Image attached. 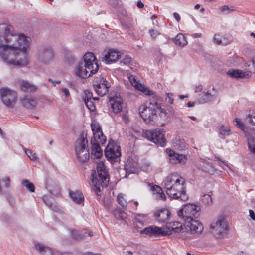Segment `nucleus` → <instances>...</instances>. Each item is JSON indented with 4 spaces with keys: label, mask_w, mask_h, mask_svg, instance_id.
Returning a JSON list of instances; mask_svg holds the SVG:
<instances>
[{
    "label": "nucleus",
    "mask_w": 255,
    "mask_h": 255,
    "mask_svg": "<svg viewBox=\"0 0 255 255\" xmlns=\"http://www.w3.org/2000/svg\"><path fill=\"white\" fill-rule=\"evenodd\" d=\"M213 42L218 44L221 45L222 44V41L220 38V35L217 34H215L213 37Z\"/></svg>",
    "instance_id": "nucleus-52"
},
{
    "label": "nucleus",
    "mask_w": 255,
    "mask_h": 255,
    "mask_svg": "<svg viewBox=\"0 0 255 255\" xmlns=\"http://www.w3.org/2000/svg\"><path fill=\"white\" fill-rule=\"evenodd\" d=\"M248 147L252 153L255 154V139L253 137H251L248 140Z\"/></svg>",
    "instance_id": "nucleus-39"
},
{
    "label": "nucleus",
    "mask_w": 255,
    "mask_h": 255,
    "mask_svg": "<svg viewBox=\"0 0 255 255\" xmlns=\"http://www.w3.org/2000/svg\"><path fill=\"white\" fill-rule=\"evenodd\" d=\"M144 3L141 2V1H139L137 2V6L139 8H142L144 7Z\"/></svg>",
    "instance_id": "nucleus-62"
},
{
    "label": "nucleus",
    "mask_w": 255,
    "mask_h": 255,
    "mask_svg": "<svg viewBox=\"0 0 255 255\" xmlns=\"http://www.w3.org/2000/svg\"><path fill=\"white\" fill-rule=\"evenodd\" d=\"M121 57V55L119 51L114 49H110L108 50L107 54L104 57V61L106 64H110L115 62Z\"/></svg>",
    "instance_id": "nucleus-20"
},
{
    "label": "nucleus",
    "mask_w": 255,
    "mask_h": 255,
    "mask_svg": "<svg viewBox=\"0 0 255 255\" xmlns=\"http://www.w3.org/2000/svg\"><path fill=\"white\" fill-rule=\"evenodd\" d=\"M84 255H102L100 253H94L92 252H87L84 254Z\"/></svg>",
    "instance_id": "nucleus-61"
},
{
    "label": "nucleus",
    "mask_w": 255,
    "mask_h": 255,
    "mask_svg": "<svg viewBox=\"0 0 255 255\" xmlns=\"http://www.w3.org/2000/svg\"><path fill=\"white\" fill-rule=\"evenodd\" d=\"M215 98V94H212L209 90H205L201 94L198 95L197 101L199 104H205L211 101Z\"/></svg>",
    "instance_id": "nucleus-24"
},
{
    "label": "nucleus",
    "mask_w": 255,
    "mask_h": 255,
    "mask_svg": "<svg viewBox=\"0 0 255 255\" xmlns=\"http://www.w3.org/2000/svg\"><path fill=\"white\" fill-rule=\"evenodd\" d=\"M227 74L232 78H248L249 74L247 72L240 70H231L227 72Z\"/></svg>",
    "instance_id": "nucleus-28"
},
{
    "label": "nucleus",
    "mask_w": 255,
    "mask_h": 255,
    "mask_svg": "<svg viewBox=\"0 0 255 255\" xmlns=\"http://www.w3.org/2000/svg\"><path fill=\"white\" fill-rule=\"evenodd\" d=\"M20 88L26 92H34L37 90L36 86L25 80H22L20 82Z\"/></svg>",
    "instance_id": "nucleus-27"
},
{
    "label": "nucleus",
    "mask_w": 255,
    "mask_h": 255,
    "mask_svg": "<svg viewBox=\"0 0 255 255\" xmlns=\"http://www.w3.org/2000/svg\"><path fill=\"white\" fill-rule=\"evenodd\" d=\"M204 170L210 174H213L215 172L214 168L209 163H206L204 166Z\"/></svg>",
    "instance_id": "nucleus-45"
},
{
    "label": "nucleus",
    "mask_w": 255,
    "mask_h": 255,
    "mask_svg": "<svg viewBox=\"0 0 255 255\" xmlns=\"http://www.w3.org/2000/svg\"><path fill=\"white\" fill-rule=\"evenodd\" d=\"M0 97L2 103L7 107H13L17 100V93L7 87L0 89Z\"/></svg>",
    "instance_id": "nucleus-10"
},
{
    "label": "nucleus",
    "mask_w": 255,
    "mask_h": 255,
    "mask_svg": "<svg viewBox=\"0 0 255 255\" xmlns=\"http://www.w3.org/2000/svg\"><path fill=\"white\" fill-rule=\"evenodd\" d=\"M249 122L252 125L255 126V110L250 111L249 114L247 116Z\"/></svg>",
    "instance_id": "nucleus-38"
},
{
    "label": "nucleus",
    "mask_w": 255,
    "mask_h": 255,
    "mask_svg": "<svg viewBox=\"0 0 255 255\" xmlns=\"http://www.w3.org/2000/svg\"><path fill=\"white\" fill-rule=\"evenodd\" d=\"M137 90H139L141 91H142L143 93H144L146 95H152L153 94V92L152 91L149 90L147 88H146L145 86L142 85V87Z\"/></svg>",
    "instance_id": "nucleus-46"
},
{
    "label": "nucleus",
    "mask_w": 255,
    "mask_h": 255,
    "mask_svg": "<svg viewBox=\"0 0 255 255\" xmlns=\"http://www.w3.org/2000/svg\"><path fill=\"white\" fill-rule=\"evenodd\" d=\"M139 113L145 122L153 124L162 125L167 118L166 110L157 102L141 105L139 108Z\"/></svg>",
    "instance_id": "nucleus-3"
},
{
    "label": "nucleus",
    "mask_w": 255,
    "mask_h": 255,
    "mask_svg": "<svg viewBox=\"0 0 255 255\" xmlns=\"http://www.w3.org/2000/svg\"><path fill=\"white\" fill-rule=\"evenodd\" d=\"M233 122L235 123L234 125L238 127L240 129H241L242 130L244 131L245 129V125L243 123L240 119L239 118H235L233 120Z\"/></svg>",
    "instance_id": "nucleus-43"
},
{
    "label": "nucleus",
    "mask_w": 255,
    "mask_h": 255,
    "mask_svg": "<svg viewBox=\"0 0 255 255\" xmlns=\"http://www.w3.org/2000/svg\"><path fill=\"white\" fill-rule=\"evenodd\" d=\"M109 180V175L105 165L103 162H99L97 164V172L93 170L91 172L93 190L97 195V200H100L102 191L108 185Z\"/></svg>",
    "instance_id": "nucleus-4"
},
{
    "label": "nucleus",
    "mask_w": 255,
    "mask_h": 255,
    "mask_svg": "<svg viewBox=\"0 0 255 255\" xmlns=\"http://www.w3.org/2000/svg\"><path fill=\"white\" fill-rule=\"evenodd\" d=\"M117 202L119 205L123 207H126L127 203L125 199L124 195L122 193L119 194L117 197Z\"/></svg>",
    "instance_id": "nucleus-40"
},
{
    "label": "nucleus",
    "mask_w": 255,
    "mask_h": 255,
    "mask_svg": "<svg viewBox=\"0 0 255 255\" xmlns=\"http://www.w3.org/2000/svg\"><path fill=\"white\" fill-rule=\"evenodd\" d=\"M93 86L97 94L102 97L108 93L110 85L106 79L100 76L95 79Z\"/></svg>",
    "instance_id": "nucleus-12"
},
{
    "label": "nucleus",
    "mask_w": 255,
    "mask_h": 255,
    "mask_svg": "<svg viewBox=\"0 0 255 255\" xmlns=\"http://www.w3.org/2000/svg\"><path fill=\"white\" fill-rule=\"evenodd\" d=\"M192 36L193 38H197L201 37L202 36V34L200 33H194V34H192Z\"/></svg>",
    "instance_id": "nucleus-63"
},
{
    "label": "nucleus",
    "mask_w": 255,
    "mask_h": 255,
    "mask_svg": "<svg viewBox=\"0 0 255 255\" xmlns=\"http://www.w3.org/2000/svg\"><path fill=\"white\" fill-rule=\"evenodd\" d=\"M84 103L90 111H94L96 109V106L92 100H87L84 101Z\"/></svg>",
    "instance_id": "nucleus-42"
},
{
    "label": "nucleus",
    "mask_w": 255,
    "mask_h": 255,
    "mask_svg": "<svg viewBox=\"0 0 255 255\" xmlns=\"http://www.w3.org/2000/svg\"><path fill=\"white\" fill-rule=\"evenodd\" d=\"M138 164L132 159L128 160L125 165L126 174L135 173L137 170Z\"/></svg>",
    "instance_id": "nucleus-25"
},
{
    "label": "nucleus",
    "mask_w": 255,
    "mask_h": 255,
    "mask_svg": "<svg viewBox=\"0 0 255 255\" xmlns=\"http://www.w3.org/2000/svg\"><path fill=\"white\" fill-rule=\"evenodd\" d=\"M26 154L29 157L30 160L32 161H35L37 159V157L35 153H33L31 150L26 149L25 150Z\"/></svg>",
    "instance_id": "nucleus-47"
},
{
    "label": "nucleus",
    "mask_w": 255,
    "mask_h": 255,
    "mask_svg": "<svg viewBox=\"0 0 255 255\" xmlns=\"http://www.w3.org/2000/svg\"><path fill=\"white\" fill-rule=\"evenodd\" d=\"M22 184L26 187L27 191L30 192H34L35 191V186L34 184L31 183L27 179L23 180L21 181Z\"/></svg>",
    "instance_id": "nucleus-34"
},
{
    "label": "nucleus",
    "mask_w": 255,
    "mask_h": 255,
    "mask_svg": "<svg viewBox=\"0 0 255 255\" xmlns=\"http://www.w3.org/2000/svg\"><path fill=\"white\" fill-rule=\"evenodd\" d=\"M69 195L70 198L72 199L73 201L74 202L80 204L84 200V197L82 193L79 191H69Z\"/></svg>",
    "instance_id": "nucleus-26"
},
{
    "label": "nucleus",
    "mask_w": 255,
    "mask_h": 255,
    "mask_svg": "<svg viewBox=\"0 0 255 255\" xmlns=\"http://www.w3.org/2000/svg\"><path fill=\"white\" fill-rule=\"evenodd\" d=\"M203 87L201 85H197L195 88V92H199L202 90Z\"/></svg>",
    "instance_id": "nucleus-58"
},
{
    "label": "nucleus",
    "mask_w": 255,
    "mask_h": 255,
    "mask_svg": "<svg viewBox=\"0 0 255 255\" xmlns=\"http://www.w3.org/2000/svg\"><path fill=\"white\" fill-rule=\"evenodd\" d=\"M153 216L159 223H165L169 219L170 212L167 209L162 208L156 211Z\"/></svg>",
    "instance_id": "nucleus-19"
},
{
    "label": "nucleus",
    "mask_w": 255,
    "mask_h": 255,
    "mask_svg": "<svg viewBox=\"0 0 255 255\" xmlns=\"http://www.w3.org/2000/svg\"><path fill=\"white\" fill-rule=\"evenodd\" d=\"M165 132L163 129H155L147 130L144 132V136L148 140L161 147L166 145V140L164 137Z\"/></svg>",
    "instance_id": "nucleus-9"
},
{
    "label": "nucleus",
    "mask_w": 255,
    "mask_h": 255,
    "mask_svg": "<svg viewBox=\"0 0 255 255\" xmlns=\"http://www.w3.org/2000/svg\"><path fill=\"white\" fill-rule=\"evenodd\" d=\"M31 38L21 33H16L8 24H0V56L8 65L24 66L29 59L27 49Z\"/></svg>",
    "instance_id": "nucleus-1"
},
{
    "label": "nucleus",
    "mask_w": 255,
    "mask_h": 255,
    "mask_svg": "<svg viewBox=\"0 0 255 255\" xmlns=\"http://www.w3.org/2000/svg\"><path fill=\"white\" fill-rule=\"evenodd\" d=\"M252 63L253 67L255 68L254 72L255 73V56L252 58Z\"/></svg>",
    "instance_id": "nucleus-64"
},
{
    "label": "nucleus",
    "mask_w": 255,
    "mask_h": 255,
    "mask_svg": "<svg viewBox=\"0 0 255 255\" xmlns=\"http://www.w3.org/2000/svg\"><path fill=\"white\" fill-rule=\"evenodd\" d=\"M185 221V226L193 233H200L203 230L202 224L198 220H195L194 218H190V219Z\"/></svg>",
    "instance_id": "nucleus-18"
},
{
    "label": "nucleus",
    "mask_w": 255,
    "mask_h": 255,
    "mask_svg": "<svg viewBox=\"0 0 255 255\" xmlns=\"http://www.w3.org/2000/svg\"><path fill=\"white\" fill-rule=\"evenodd\" d=\"M43 200L44 202L50 208L53 209V198L50 195H44L43 196Z\"/></svg>",
    "instance_id": "nucleus-36"
},
{
    "label": "nucleus",
    "mask_w": 255,
    "mask_h": 255,
    "mask_svg": "<svg viewBox=\"0 0 255 255\" xmlns=\"http://www.w3.org/2000/svg\"><path fill=\"white\" fill-rule=\"evenodd\" d=\"M200 207L194 204H186L180 209L178 215L184 221L190 219V218H196L199 216Z\"/></svg>",
    "instance_id": "nucleus-8"
},
{
    "label": "nucleus",
    "mask_w": 255,
    "mask_h": 255,
    "mask_svg": "<svg viewBox=\"0 0 255 255\" xmlns=\"http://www.w3.org/2000/svg\"><path fill=\"white\" fill-rule=\"evenodd\" d=\"M61 91L63 93V94L64 95V96L66 97H68L69 96V95H70L69 90L67 88H62L61 89Z\"/></svg>",
    "instance_id": "nucleus-54"
},
{
    "label": "nucleus",
    "mask_w": 255,
    "mask_h": 255,
    "mask_svg": "<svg viewBox=\"0 0 255 255\" xmlns=\"http://www.w3.org/2000/svg\"><path fill=\"white\" fill-rule=\"evenodd\" d=\"M173 15L174 18L176 19V20L178 22H179L180 20V19H181L180 15L178 13H176V12H174Z\"/></svg>",
    "instance_id": "nucleus-57"
},
{
    "label": "nucleus",
    "mask_w": 255,
    "mask_h": 255,
    "mask_svg": "<svg viewBox=\"0 0 255 255\" xmlns=\"http://www.w3.org/2000/svg\"><path fill=\"white\" fill-rule=\"evenodd\" d=\"M140 234L150 237H157L167 234L162 228L155 226H150L140 231Z\"/></svg>",
    "instance_id": "nucleus-17"
},
{
    "label": "nucleus",
    "mask_w": 255,
    "mask_h": 255,
    "mask_svg": "<svg viewBox=\"0 0 255 255\" xmlns=\"http://www.w3.org/2000/svg\"><path fill=\"white\" fill-rule=\"evenodd\" d=\"M71 234L76 240L84 239L87 237L86 231H77L74 229L71 230Z\"/></svg>",
    "instance_id": "nucleus-33"
},
{
    "label": "nucleus",
    "mask_w": 255,
    "mask_h": 255,
    "mask_svg": "<svg viewBox=\"0 0 255 255\" xmlns=\"http://www.w3.org/2000/svg\"><path fill=\"white\" fill-rule=\"evenodd\" d=\"M159 196V198L161 200H165L166 199V196L165 194L162 192H160V193H158Z\"/></svg>",
    "instance_id": "nucleus-59"
},
{
    "label": "nucleus",
    "mask_w": 255,
    "mask_h": 255,
    "mask_svg": "<svg viewBox=\"0 0 255 255\" xmlns=\"http://www.w3.org/2000/svg\"><path fill=\"white\" fill-rule=\"evenodd\" d=\"M211 233L217 238L224 237L228 230V225L223 216L219 217L213 221L210 226Z\"/></svg>",
    "instance_id": "nucleus-7"
},
{
    "label": "nucleus",
    "mask_w": 255,
    "mask_h": 255,
    "mask_svg": "<svg viewBox=\"0 0 255 255\" xmlns=\"http://www.w3.org/2000/svg\"><path fill=\"white\" fill-rule=\"evenodd\" d=\"M128 79L131 84L136 89H138L142 87V84L137 80L135 76L130 75L128 77Z\"/></svg>",
    "instance_id": "nucleus-35"
},
{
    "label": "nucleus",
    "mask_w": 255,
    "mask_h": 255,
    "mask_svg": "<svg viewBox=\"0 0 255 255\" xmlns=\"http://www.w3.org/2000/svg\"><path fill=\"white\" fill-rule=\"evenodd\" d=\"M121 63H123L124 65H127L128 66L132 65V58L128 55H126L121 61Z\"/></svg>",
    "instance_id": "nucleus-44"
},
{
    "label": "nucleus",
    "mask_w": 255,
    "mask_h": 255,
    "mask_svg": "<svg viewBox=\"0 0 255 255\" xmlns=\"http://www.w3.org/2000/svg\"><path fill=\"white\" fill-rule=\"evenodd\" d=\"M48 81L49 82L52 83L54 86H55L56 84L60 83V80L54 81L52 80L51 79H48Z\"/></svg>",
    "instance_id": "nucleus-60"
},
{
    "label": "nucleus",
    "mask_w": 255,
    "mask_h": 255,
    "mask_svg": "<svg viewBox=\"0 0 255 255\" xmlns=\"http://www.w3.org/2000/svg\"><path fill=\"white\" fill-rule=\"evenodd\" d=\"M152 190L153 191H155L157 194L160 193V192L162 191V189L158 185H154L152 186Z\"/></svg>",
    "instance_id": "nucleus-55"
},
{
    "label": "nucleus",
    "mask_w": 255,
    "mask_h": 255,
    "mask_svg": "<svg viewBox=\"0 0 255 255\" xmlns=\"http://www.w3.org/2000/svg\"><path fill=\"white\" fill-rule=\"evenodd\" d=\"M173 94L171 93H166V97L165 98L166 101L170 103V104H173L174 102V99L173 98Z\"/></svg>",
    "instance_id": "nucleus-50"
},
{
    "label": "nucleus",
    "mask_w": 255,
    "mask_h": 255,
    "mask_svg": "<svg viewBox=\"0 0 255 255\" xmlns=\"http://www.w3.org/2000/svg\"><path fill=\"white\" fill-rule=\"evenodd\" d=\"M166 153L168 156L170 163L173 164L184 165L187 160V156L186 155L179 154L174 150L167 148Z\"/></svg>",
    "instance_id": "nucleus-14"
},
{
    "label": "nucleus",
    "mask_w": 255,
    "mask_h": 255,
    "mask_svg": "<svg viewBox=\"0 0 255 255\" xmlns=\"http://www.w3.org/2000/svg\"><path fill=\"white\" fill-rule=\"evenodd\" d=\"M173 146L177 150L182 151L186 147V143L183 139L176 136L173 141Z\"/></svg>",
    "instance_id": "nucleus-29"
},
{
    "label": "nucleus",
    "mask_w": 255,
    "mask_h": 255,
    "mask_svg": "<svg viewBox=\"0 0 255 255\" xmlns=\"http://www.w3.org/2000/svg\"><path fill=\"white\" fill-rule=\"evenodd\" d=\"M249 212L250 218L255 222V214L254 212L251 209L249 210Z\"/></svg>",
    "instance_id": "nucleus-56"
},
{
    "label": "nucleus",
    "mask_w": 255,
    "mask_h": 255,
    "mask_svg": "<svg viewBox=\"0 0 255 255\" xmlns=\"http://www.w3.org/2000/svg\"><path fill=\"white\" fill-rule=\"evenodd\" d=\"M174 43L180 47H184L187 44V41L185 36L182 33L178 34L173 40Z\"/></svg>",
    "instance_id": "nucleus-31"
},
{
    "label": "nucleus",
    "mask_w": 255,
    "mask_h": 255,
    "mask_svg": "<svg viewBox=\"0 0 255 255\" xmlns=\"http://www.w3.org/2000/svg\"><path fill=\"white\" fill-rule=\"evenodd\" d=\"M105 156L108 159L113 160L119 158L121 155V148L114 141H109L105 150Z\"/></svg>",
    "instance_id": "nucleus-13"
},
{
    "label": "nucleus",
    "mask_w": 255,
    "mask_h": 255,
    "mask_svg": "<svg viewBox=\"0 0 255 255\" xmlns=\"http://www.w3.org/2000/svg\"><path fill=\"white\" fill-rule=\"evenodd\" d=\"M99 141L100 140L98 139H92L91 140V153L94 158H100L103 155L102 150L100 146V144H101Z\"/></svg>",
    "instance_id": "nucleus-21"
},
{
    "label": "nucleus",
    "mask_w": 255,
    "mask_h": 255,
    "mask_svg": "<svg viewBox=\"0 0 255 255\" xmlns=\"http://www.w3.org/2000/svg\"><path fill=\"white\" fill-rule=\"evenodd\" d=\"M93 98L92 93L89 90L85 91V96L83 97L84 101H87V100H92Z\"/></svg>",
    "instance_id": "nucleus-49"
},
{
    "label": "nucleus",
    "mask_w": 255,
    "mask_h": 255,
    "mask_svg": "<svg viewBox=\"0 0 255 255\" xmlns=\"http://www.w3.org/2000/svg\"><path fill=\"white\" fill-rule=\"evenodd\" d=\"M219 10L223 14H229L232 11L235 10L233 6H229L228 5H224L219 8Z\"/></svg>",
    "instance_id": "nucleus-37"
},
{
    "label": "nucleus",
    "mask_w": 255,
    "mask_h": 255,
    "mask_svg": "<svg viewBox=\"0 0 255 255\" xmlns=\"http://www.w3.org/2000/svg\"><path fill=\"white\" fill-rule=\"evenodd\" d=\"M2 182L4 183L5 186L8 188L10 186V178L9 177H5L2 180Z\"/></svg>",
    "instance_id": "nucleus-53"
},
{
    "label": "nucleus",
    "mask_w": 255,
    "mask_h": 255,
    "mask_svg": "<svg viewBox=\"0 0 255 255\" xmlns=\"http://www.w3.org/2000/svg\"><path fill=\"white\" fill-rule=\"evenodd\" d=\"M166 226L168 229H171L175 233L181 232L183 230L182 224L179 222H170L167 224Z\"/></svg>",
    "instance_id": "nucleus-30"
},
{
    "label": "nucleus",
    "mask_w": 255,
    "mask_h": 255,
    "mask_svg": "<svg viewBox=\"0 0 255 255\" xmlns=\"http://www.w3.org/2000/svg\"><path fill=\"white\" fill-rule=\"evenodd\" d=\"M99 69L97 60L92 52L86 53L76 67L75 74L82 78H86L96 73Z\"/></svg>",
    "instance_id": "nucleus-5"
},
{
    "label": "nucleus",
    "mask_w": 255,
    "mask_h": 255,
    "mask_svg": "<svg viewBox=\"0 0 255 255\" xmlns=\"http://www.w3.org/2000/svg\"><path fill=\"white\" fill-rule=\"evenodd\" d=\"M218 129L221 138L224 139L225 136H229L231 133L230 128L228 126L221 125L218 127Z\"/></svg>",
    "instance_id": "nucleus-32"
},
{
    "label": "nucleus",
    "mask_w": 255,
    "mask_h": 255,
    "mask_svg": "<svg viewBox=\"0 0 255 255\" xmlns=\"http://www.w3.org/2000/svg\"><path fill=\"white\" fill-rule=\"evenodd\" d=\"M91 127L93 134V137L92 139H99V142L101 145H103L106 141V137L103 134L102 128L98 122L96 121H93L91 124Z\"/></svg>",
    "instance_id": "nucleus-16"
},
{
    "label": "nucleus",
    "mask_w": 255,
    "mask_h": 255,
    "mask_svg": "<svg viewBox=\"0 0 255 255\" xmlns=\"http://www.w3.org/2000/svg\"><path fill=\"white\" fill-rule=\"evenodd\" d=\"M111 108L115 113L120 112L122 109L123 99L118 92L111 93L109 100Z\"/></svg>",
    "instance_id": "nucleus-15"
},
{
    "label": "nucleus",
    "mask_w": 255,
    "mask_h": 255,
    "mask_svg": "<svg viewBox=\"0 0 255 255\" xmlns=\"http://www.w3.org/2000/svg\"><path fill=\"white\" fill-rule=\"evenodd\" d=\"M202 203L205 205H210L212 203V199L209 194H204L201 197Z\"/></svg>",
    "instance_id": "nucleus-41"
},
{
    "label": "nucleus",
    "mask_w": 255,
    "mask_h": 255,
    "mask_svg": "<svg viewBox=\"0 0 255 255\" xmlns=\"http://www.w3.org/2000/svg\"><path fill=\"white\" fill-rule=\"evenodd\" d=\"M21 104L27 109H32L37 105V100L31 96L25 95L20 99Z\"/></svg>",
    "instance_id": "nucleus-22"
},
{
    "label": "nucleus",
    "mask_w": 255,
    "mask_h": 255,
    "mask_svg": "<svg viewBox=\"0 0 255 255\" xmlns=\"http://www.w3.org/2000/svg\"><path fill=\"white\" fill-rule=\"evenodd\" d=\"M54 50L51 47H44L39 50L38 60L42 63L48 64L54 61Z\"/></svg>",
    "instance_id": "nucleus-11"
},
{
    "label": "nucleus",
    "mask_w": 255,
    "mask_h": 255,
    "mask_svg": "<svg viewBox=\"0 0 255 255\" xmlns=\"http://www.w3.org/2000/svg\"><path fill=\"white\" fill-rule=\"evenodd\" d=\"M87 135L80 134L79 138L75 143V151L77 160L80 162L87 161L90 157Z\"/></svg>",
    "instance_id": "nucleus-6"
},
{
    "label": "nucleus",
    "mask_w": 255,
    "mask_h": 255,
    "mask_svg": "<svg viewBox=\"0 0 255 255\" xmlns=\"http://www.w3.org/2000/svg\"><path fill=\"white\" fill-rule=\"evenodd\" d=\"M35 248L42 255H60V252L58 251L40 243L35 245Z\"/></svg>",
    "instance_id": "nucleus-23"
},
{
    "label": "nucleus",
    "mask_w": 255,
    "mask_h": 255,
    "mask_svg": "<svg viewBox=\"0 0 255 255\" xmlns=\"http://www.w3.org/2000/svg\"><path fill=\"white\" fill-rule=\"evenodd\" d=\"M75 60V57L72 55L71 54H67L65 57V61L67 62L69 64H72Z\"/></svg>",
    "instance_id": "nucleus-51"
},
{
    "label": "nucleus",
    "mask_w": 255,
    "mask_h": 255,
    "mask_svg": "<svg viewBox=\"0 0 255 255\" xmlns=\"http://www.w3.org/2000/svg\"><path fill=\"white\" fill-rule=\"evenodd\" d=\"M163 184L169 197L182 201L188 199L185 180L177 173L169 174L163 181Z\"/></svg>",
    "instance_id": "nucleus-2"
},
{
    "label": "nucleus",
    "mask_w": 255,
    "mask_h": 255,
    "mask_svg": "<svg viewBox=\"0 0 255 255\" xmlns=\"http://www.w3.org/2000/svg\"><path fill=\"white\" fill-rule=\"evenodd\" d=\"M149 33L151 38L155 39L158 36L160 35V32L157 30H155L153 29H151L149 30Z\"/></svg>",
    "instance_id": "nucleus-48"
}]
</instances>
